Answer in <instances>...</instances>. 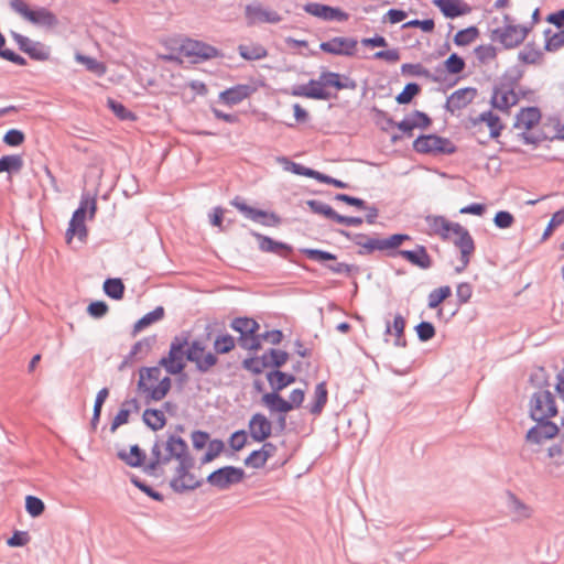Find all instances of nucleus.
<instances>
[{
  "label": "nucleus",
  "mask_w": 564,
  "mask_h": 564,
  "mask_svg": "<svg viewBox=\"0 0 564 564\" xmlns=\"http://www.w3.org/2000/svg\"><path fill=\"white\" fill-rule=\"evenodd\" d=\"M108 310V305L102 301L91 302L87 307L88 314L95 318L105 316Z\"/></svg>",
  "instance_id": "680f3d73"
},
{
  "label": "nucleus",
  "mask_w": 564,
  "mask_h": 564,
  "mask_svg": "<svg viewBox=\"0 0 564 564\" xmlns=\"http://www.w3.org/2000/svg\"><path fill=\"white\" fill-rule=\"evenodd\" d=\"M268 458L265 457V452L253 451L249 457L247 458V464L254 467L260 468L263 467L267 463Z\"/></svg>",
  "instance_id": "338daca9"
},
{
  "label": "nucleus",
  "mask_w": 564,
  "mask_h": 564,
  "mask_svg": "<svg viewBox=\"0 0 564 564\" xmlns=\"http://www.w3.org/2000/svg\"><path fill=\"white\" fill-rule=\"evenodd\" d=\"M426 232L430 236H437L444 240L455 223L447 220L443 216L429 215L424 219Z\"/></svg>",
  "instance_id": "a878e982"
},
{
  "label": "nucleus",
  "mask_w": 564,
  "mask_h": 564,
  "mask_svg": "<svg viewBox=\"0 0 564 564\" xmlns=\"http://www.w3.org/2000/svg\"><path fill=\"white\" fill-rule=\"evenodd\" d=\"M519 61H521L524 64H539L542 59V54L540 51L531 48V47H524L522 51L518 54Z\"/></svg>",
  "instance_id": "864d4df0"
},
{
  "label": "nucleus",
  "mask_w": 564,
  "mask_h": 564,
  "mask_svg": "<svg viewBox=\"0 0 564 564\" xmlns=\"http://www.w3.org/2000/svg\"><path fill=\"white\" fill-rule=\"evenodd\" d=\"M262 403L271 411L288 413L291 406L278 392L265 393L262 395Z\"/></svg>",
  "instance_id": "2f4dec72"
},
{
  "label": "nucleus",
  "mask_w": 564,
  "mask_h": 564,
  "mask_svg": "<svg viewBox=\"0 0 564 564\" xmlns=\"http://www.w3.org/2000/svg\"><path fill=\"white\" fill-rule=\"evenodd\" d=\"M475 55L481 64H487L496 58L497 52L492 45L486 44L477 46L475 48Z\"/></svg>",
  "instance_id": "3c124183"
},
{
  "label": "nucleus",
  "mask_w": 564,
  "mask_h": 564,
  "mask_svg": "<svg viewBox=\"0 0 564 564\" xmlns=\"http://www.w3.org/2000/svg\"><path fill=\"white\" fill-rule=\"evenodd\" d=\"M308 207L315 214L323 215L329 219L335 220L338 224H343L346 226H360L362 224V219L360 217H347L337 214L329 205L324 204L318 200H308Z\"/></svg>",
  "instance_id": "f3484780"
},
{
  "label": "nucleus",
  "mask_w": 564,
  "mask_h": 564,
  "mask_svg": "<svg viewBox=\"0 0 564 564\" xmlns=\"http://www.w3.org/2000/svg\"><path fill=\"white\" fill-rule=\"evenodd\" d=\"M10 7L32 24L46 28H53L57 24L55 14L46 8H31L24 0H10Z\"/></svg>",
  "instance_id": "20e7f679"
},
{
  "label": "nucleus",
  "mask_w": 564,
  "mask_h": 564,
  "mask_svg": "<svg viewBox=\"0 0 564 564\" xmlns=\"http://www.w3.org/2000/svg\"><path fill=\"white\" fill-rule=\"evenodd\" d=\"M152 455V468L173 473L171 486L174 490H193L200 486L202 475L182 437L171 435L166 441L155 443Z\"/></svg>",
  "instance_id": "f257e3e1"
},
{
  "label": "nucleus",
  "mask_w": 564,
  "mask_h": 564,
  "mask_svg": "<svg viewBox=\"0 0 564 564\" xmlns=\"http://www.w3.org/2000/svg\"><path fill=\"white\" fill-rule=\"evenodd\" d=\"M433 4L448 19H455L471 12V7L464 0H433Z\"/></svg>",
  "instance_id": "412c9836"
},
{
  "label": "nucleus",
  "mask_w": 564,
  "mask_h": 564,
  "mask_svg": "<svg viewBox=\"0 0 564 564\" xmlns=\"http://www.w3.org/2000/svg\"><path fill=\"white\" fill-rule=\"evenodd\" d=\"M25 509L31 517H39L44 512L45 506L44 502L34 496H26L25 498Z\"/></svg>",
  "instance_id": "603ef678"
},
{
  "label": "nucleus",
  "mask_w": 564,
  "mask_h": 564,
  "mask_svg": "<svg viewBox=\"0 0 564 564\" xmlns=\"http://www.w3.org/2000/svg\"><path fill=\"white\" fill-rule=\"evenodd\" d=\"M261 80H252L249 84H238L219 94V100L227 106H235L251 97L258 91L259 87H263Z\"/></svg>",
  "instance_id": "9d476101"
},
{
  "label": "nucleus",
  "mask_w": 564,
  "mask_h": 564,
  "mask_svg": "<svg viewBox=\"0 0 564 564\" xmlns=\"http://www.w3.org/2000/svg\"><path fill=\"white\" fill-rule=\"evenodd\" d=\"M172 381L163 376L160 366L139 370L138 391L147 401H161L171 390Z\"/></svg>",
  "instance_id": "f03ea898"
},
{
  "label": "nucleus",
  "mask_w": 564,
  "mask_h": 564,
  "mask_svg": "<svg viewBox=\"0 0 564 564\" xmlns=\"http://www.w3.org/2000/svg\"><path fill=\"white\" fill-rule=\"evenodd\" d=\"M188 345L186 337H175L170 346L166 357L159 361V366L164 367L171 375H178L185 368V347Z\"/></svg>",
  "instance_id": "423d86ee"
},
{
  "label": "nucleus",
  "mask_w": 564,
  "mask_h": 564,
  "mask_svg": "<svg viewBox=\"0 0 564 564\" xmlns=\"http://www.w3.org/2000/svg\"><path fill=\"white\" fill-rule=\"evenodd\" d=\"M25 140V135L21 130L10 129L3 137V142L9 147H19Z\"/></svg>",
  "instance_id": "6e6d98bb"
},
{
  "label": "nucleus",
  "mask_w": 564,
  "mask_h": 564,
  "mask_svg": "<svg viewBox=\"0 0 564 564\" xmlns=\"http://www.w3.org/2000/svg\"><path fill=\"white\" fill-rule=\"evenodd\" d=\"M247 23L250 25L271 23L275 24L281 21V15L259 3L248 4L245 9Z\"/></svg>",
  "instance_id": "4468645a"
},
{
  "label": "nucleus",
  "mask_w": 564,
  "mask_h": 564,
  "mask_svg": "<svg viewBox=\"0 0 564 564\" xmlns=\"http://www.w3.org/2000/svg\"><path fill=\"white\" fill-rule=\"evenodd\" d=\"M452 294V290L448 285L441 286L438 289L433 290L429 294V307L436 308L444 300L449 297Z\"/></svg>",
  "instance_id": "a18cd8bd"
},
{
  "label": "nucleus",
  "mask_w": 564,
  "mask_h": 564,
  "mask_svg": "<svg viewBox=\"0 0 564 564\" xmlns=\"http://www.w3.org/2000/svg\"><path fill=\"white\" fill-rule=\"evenodd\" d=\"M108 395L109 390L107 388H102L101 390L98 391L94 405V414L91 420L93 425H95L99 421L102 404L108 398Z\"/></svg>",
  "instance_id": "5fc2aeb1"
},
{
  "label": "nucleus",
  "mask_w": 564,
  "mask_h": 564,
  "mask_svg": "<svg viewBox=\"0 0 564 564\" xmlns=\"http://www.w3.org/2000/svg\"><path fill=\"white\" fill-rule=\"evenodd\" d=\"M305 11L316 18L325 21H347L349 15L339 8L329 7L326 4L312 2L305 6Z\"/></svg>",
  "instance_id": "a211bd4d"
},
{
  "label": "nucleus",
  "mask_w": 564,
  "mask_h": 564,
  "mask_svg": "<svg viewBox=\"0 0 564 564\" xmlns=\"http://www.w3.org/2000/svg\"><path fill=\"white\" fill-rule=\"evenodd\" d=\"M23 159L18 154L3 155L0 159V173H19L23 167Z\"/></svg>",
  "instance_id": "4c0bfd02"
},
{
  "label": "nucleus",
  "mask_w": 564,
  "mask_h": 564,
  "mask_svg": "<svg viewBox=\"0 0 564 564\" xmlns=\"http://www.w3.org/2000/svg\"><path fill=\"white\" fill-rule=\"evenodd\" d=\"M562 224H564V209L558 210L553 214L551 220L549 221V224L541 237V241L542 242L546 241L553 235V231Z\"/></svg>",
  "instance_id": "8fccbe9b"
},
{
  "label": "nucleus",
  "mask_w": 564,
  "mask_h": 564,
  "mask_svg": "<svg viewBox=\"0 0 564 564\" xmlns=\"http://www.w3.org/2000/svg\"><path fill=\"white\" fill-rule=\"evenodd\" d=\"M460 251L462 265L456 268L457 272L463 271L469 264L470 258L475 252V242L469 232H463V238L455 245Z\"/></svg>",
  "instance_id": "c756f323"
},
{
  "label": "nucleus",
  "mask_w": 564,
  "mask_h": 564,
  "mask_svg": "<svg viewBox=\"0 0 564 564\" xmlns=\"http://www.w3.org/2000/svg\"><path fill=\"white\" fill-rule=\"evenodd\" d=\"M564 46V29L558 30L554 33H546L545 48L550 52H554Z\"/></svg>",
  "instance_id": "09e8293b"
},
{
  "label": "nucleus",
  "mask_w": 564,
  "mask_h": 564,
  "mask_svg": "<svg viewBox=\"0 0 564 564\" xmlns=\"http://www.w3.org/2000/svg\"><path fill=\"white\" fill-rule=\"evenodd\" d=\"M542 119L541 110L538 107H527L520 109L516 116L513 128L518 130V137L525 144H538L541 141L540 135L534 130L540 126Z\"/></svg>",
  "instance_id": "7ed1b4c3"
},
{
  "label": "nucleus",
  "mask_w": 564,
  "mask_h": 564,
  "mask_svg": "<svg viewBox=\"0 0 564 564\" xmlns=\"http://www.w3.org/2000/svg\"><path fill=\"white\" fill-rule=\"evenodd\" d=\"M494 223L498 228L507 229L513 225L514 217L509 212L500 210L495 215Z\"/></svg>",
  "instance_id": "bf43d9fd"
},
{
  "label": "nucleus",
  "mask_w": 564,
  "mask_h": 564,
  "mask_svg": "<svg viewBox=\"0 0 564 564\" xmlns=\"http://www.w3.org/2000/svg\"><path fill=\"white\" fill-rule=\"evenodd\" d=\"M104 291L109 297L121 300L124 293V285L120 279H107L104 283Z\"/></svg>",
  "instance_id": "79ce46f5"
},
{
  "label": "nucleus",
  "mask_w": 564,
  "mask_h": 564,
  "mask_svg": "<svg viewBox=\"0 0 564 564\" xmlns=\"http://www.w3.org/2000/svg\"><path fill=\"white\" fill-rule=\"evenodd\" d=\"M238 53L241 58L249 62L264 59L269 55L268 48L258 42L240 44L238 46Z\"/></svg>",
  "instance_id": "c85d7f7f"
},
{
  "label": "nucleus",
  "mask_w": 564,
  "mask_h": 564,
  "mask_svg": "<svg viewBox=\"0 0 564 564\" xmlns=\"http://www.w3.org/2000/svg\"><path fill=\"white\" fill-rule=\"evenodd\" d=\"M477 95L478 90L475 87L459 88L447 97L445 107L451 113L459 112L468 107Z\"/></svg>",
  "instance_id": "dca6fc26"
},
{
  "label": "nucleus",
  "mask_w": 564,
  "mask_h": 564,
  "mask_svg": "<svg viewBox=\"0 0 564 564\" xmlns=\"http://www.w3.org/2000/svg\"><path fill=\"white\" fill-rule=\"evenodd\" d=\"M267 379L275 392L283 390L295 381L294 376L284 373L279 370L269 372L267 375Z\"/></svg>",
  "instance_id": "c9c22d12"
},
{
  "label": "nucleus",
  "mask_w": 564,
  "mask_h": 564,
  "mask_svg": "<svg viewBox=\"0 0 564 564\" xmlns=\"http://www.w3.org/2000/svg\"><path fill=\"white\" fill-rule=\"evenodd\" d=\"M319 78L324 89L326 90L327 88H335L336 90L354 89L356 86L347 76H343L334 72H323L319 75Z\"/></svg>",
  "instance_id": "bb28decb"
},
{
  "label": "nucleus",
  "mask_w": 564,
  "mask_h": 564,
  "mask_svg": "<svg viewBox=\"0 0 564 564\" xmlns=\"http://www.w3.org/2000/svg\"><path fill=\"white\" fill-rule=\"evenodd\" d=\"M138 409V401L135 399L126 400L122 404L118 413L112 420L110 431L113 433L118 427L128 423L129 416L132 410Z\"/></svg>",
  "instance_id": "7c9ffc66"
},
{
  "label": "nucleus",
  "mask_w": 564,
  "mask_h": 564,
  "mask_svg": "<svg viewBox=\"0 0 564 564\" xmlns=\"http://www.w3.org/2000/svg\"><path fill=\"white\" fill-rule=\"evenodd\" d=\"M231 205L235 206L239 212H241L249 219H251L253 221H258L264 226L274 227L281 223L279 216H276L274 213H268L264 210H260V209L250 207L246 203L240 200L239 198H235L231 202Z\"/></svg>",
  "instance_id": "2eb2a0df"
},
{
  "label": "nucleus",
  "mask_w": 564,
  "mask_h": 564,
  "mask_svg": "<svg viewBox=\"0 0 564 564\" xmlns=\"http://www.w3.org/2000/svg\"><path fill=\"white\" fill-rule=\"evenodd\" d=\"M479 121L487 126L491 138H498L500 135L503 126L497 115L491 111L484 112L480 115Z\"/></svg>",
  "instance_id": "ea45409f"
},
{
  "label": "nucleus",
  "mask_w": 564,
  "mask_h": 564,
  "mask_svg": "<svg viewBox=\"0 0 564 564\" xmlns=\"http://www.w3.org/2000/svg\"><path fill=\"white\" fill-rule=\"evenodd\" d=\"M253 236L257 238L259 242V248L263 252L283 254L284 252L290 250V248L285 243L274 241L271 238L263 236L261 234L254 232Z\"/></svg>",
  "instance_id": "72a5a7b5"
},
{
  "label": "nucleus",
  "mask_w": 564,
  "mask_h": 564,
  "mask_svg": "<svg viewBox=\"0 0 564 564\" xmlns=\"http://www.w3.org/2000/svg\"><path fill=\"white\" fill-rule=\"evenodd\" d=\"M271 422L260 413L254 414L249 422V432L257 442H262L271 435Z\"/></svg>",
  "instance_id": "393cba45"
},
{
  "label": "nucleus",
  "mask_w": 564,
  "mask_h": 564,
  "mask_svg": "<svg viewBox=\"0 0 564 564\" xmlns=\"http://www.w3.org/2000/svg\"><path fill=\"white\" fill-rule=\"evenodd\" d=\"M319 48L332 55L354 56L357 53L358 41L354 37L335 36L322 42Z\"/></svg>",
  "instance_id": "f8f14e48"
},
{
  "label": "nucleus",
  "mask_w": 564,
  "mask_h": 564,
  "mask_svg": "<svg viewBox=\"0 0 564 564\" xmlns=\"http://www.w3.org/2000/svg\"><path fill=\"white\" fill-rule=\"evenodd\" d=\"M530 414L536 422L549 420L556 414V408L551 392L542 390L533 394L530 402Z\"/></svg>",
  "instance_id": "1a4fd4ad"
},
{
  "label": "nucleus",
  "mask_w": 564,
  "mask_h": 564,
  "mask_svg": "<svg viewBox=\"0 0 564 564\" xmlns=\"http://www.w3.org/2000/svg\"><path fill=\"white\" fill-rule=\"evenodd\" d=\"M383 240L384 250L395 249L401 246L404 241L410 240V236L403 234L392 235Z\"/></svg>",
  "instance_id": "0e129e2a"
},
{
  "label": "nucleus",
  "mask_w": 564,
  "mask_h": 564,
  "mask_svg": "<svg viewBox=\"0 0 564 564\" xmlns=\"http://www.w3.org/2000/svg\"><path fill=\"white\" fill-rule=\"evenodd\" d=\"M518 102V95L514 93L513 88L507 85H500L495 88L491 104L495 108L507 111Z\"/></svg>",
  "instance_id": "5701e85b"
},
{
  "label": "nucleus",
  "mask_w": 564,
  "mask_h": 564,
  "mask_svg": "<svg viewBox=\"0 0 564 564\" xmlns=\"http://www.w3.org/2000/svg\"><path fill=\"white\" fill-rule=\"evenodd\" d=\"M456 295L460 303H467L473 295V288L469 283H459L456 288Z\"/></svg>",
  "instance_id": "774afa93"
},
{
  "label": "nucleus",
  "mask_w": 564,
  "mask_h": 564,
  "mask_svg": "<svg viewBox=\"0 0 564 564\" xmlns=\"http://www.w3.org/2000/svg\"><path fill=\"white\" fill-rule=\"evenodd\" d=\"M291 95L321 100H326L330 97V94L324 89L319 77L318 79H311L307 84L293 88Z\"/></svg>",
  "instance_id": "4be33fe9"
},
{
  "label": "nucleus",
  "mask_w": 564,
  "mask_h": 564,
  "mask_svg": "<svg viewBox=\"0 0 564 564\" xmlns=\"http://www.w3.org/2000/svg\"><path fill=\"white\" fill-rule=\"evenodd\" d=\"M180 55L189 58L192 63H198L220 56L219 51L206 43L186 40L180 46Z\"/></svg>",
  "instance_id": "6e6552de"
},
{
  "label": "nucleus",
  "mask_w": 564,
  "mask_h": 564,
  "mask_svg": "<svg viewBox=\"0 0 564 564\" xmlns=\"http://www.w3.org/2000/svg\"><path fill=\"white\" fill-rule=\"evenodd\" d=\"M76 59L84 64L89 70L97 73V74H104L105 73V66L96 61L95 58L84 56V55H76Z\"/></svg>",
  "instance_id": "052dcab7"
},
{
  "label": "nucleus",
  "mask_w": 564,
  "mask_h": 564,
  "mask_svg": "<svg viewBox=\"0 0 564 564\" xmlns=\"http://www.w3.org/2000/svg\"><path fill=\"white\" fill-rule=\"evenodd\" d=\"M239 345L243 349L257 350L260 348V340L256 334L240 336Z\"/></svg>",
  "instance_id": "69168bd1"
},
{
  "label": "nucleus",
  "mask_w": 564,
  "mask_h": 564,
  "mask_svg": "<svg viewBox=\"0 0 564 564\" xmlns=\"http://www.w3.org/2000/svg\"><path fill=\"white\" fill-rule=\"evenodd\" d=\"M308 259L324 262V261H335L336 257L327 251L317 250V249H304L302 251Z\"/></svg>",
  "instance_id": "4d7b16f0"
},
{
  "label": "nucleus",
  "mask_w": 564,
  "mask_h": 564,
  "mask_svg": "<svg viewBox=\"0 0 564 564\" xmlns=\"http://www.w3.org/2000/svg\"><path fill=\"white\" fill-rule=\"evenodd\" d=\"M404 328H405V319L400 315H395L393 319V324L387 325L386 334L387 335H393L395 337L394 345L399 347L405 346V338H404Z\"/></svg>",
  "instance_id": "473e14b6"
},
{
  "label": "nucleus",
  "mask_w": 564,
  "mask_h": 564,
  "mask_svg": "<svg viewBox=\"0 0 564 564\" xmlns=\"http://www.w3.org/2000/svg\"><path fill=\"white\" fill-rule=\"evenodd\" d=\"M465 61L456 53L451 54L444 61V68L451 75H457L465 69Z\"/></svg>",
  "instance_id": "c03bdc74"
},
{
  "label": "nucleus",
  "mask_w": 564,
  "mask_h": 564,
  "mask_svg": "<svg viewBox=\"0 0 564 564\" xmlns=\"http://www.w3.org/2000/svg\"><path fill=\"white\" fill-rule=\"evenodd\" d=\"M421 91V87L416 83H409L403 90L395 97L400 105H406Z\"/></svg>",
  "instance_id": "49530a36"
},
{
  "label": "nucleus",
  "mask_w": 564,
  "mask_h": 564,
  "mask_svg": "<svg viewBox=\"0 0 564 564\" xmlns=\"http://www.w3.org/2000/svg\"><path fill=\"white\" fill-rule=\"evenodd\" d=\"M399 254L421 269H429L432 265V259L423 246H416L413 250H401Z\"/></svg>",
  "instance_id": "cd10ccee"
},
{
  "label": "nucleus",
  "mask_w": 564,
  "mask_h": 564,
  "mask_svg": "<svg viewBox=\"0 0 564 564\" xmlns=\"http://www.w3.org/2000/svg\"><path fill=\"white\" fill-rule=\"evenodd\" d=\"M557 432V426L545 420L542 422H538V424L528 432L527 440L528 442L533 444H541L547 440L555 437Z\"/></svg>",
  "instance_id": "b1692460"
},
{
  "label": "nucleus",
  "mask_w": 564,
  "mask_h": 564,
  "mask_svg": "<svg viewBox=\"0 0 564 564\" xmlns=\"http://www.w3.org/2000/svg\"><path fill=\"white\" fill-rule=\"evenodd\" d=\"M242 477V471L235 467H224L208 476V482L220 489L229 487L231 484L239 482Z\"/></svg>",
  "instance_id": "aec40b11"
},
{
  "label": "nucleus",
  "mask_w": 564,
  "mask_h": 564,
  "mask_svg": "<svg viewBox=\"0 0 564 564\" xmlns=\"http://www.w3.org/2000/svg\"><path fill=\"white\" fill-rule=\"evenodd\" d=\"M232 329L240 333V336L257 334L259 330V324L248 317H239L232 321L231 323Z\"/></svg>",
  "instance_id": "58836bf2"
},
{
  "label": "nucleus",
  "mask_w": 564,
  "mask_h": 564,
  "mask_svg": "<svg viewBox=\"0 0 564 564\" xmlns=\"http://www.w3.org/2000/svg\"><path fill=\"white\" fill-rule=\"evenodd\" d=\"M187 346L186 359L194 362L200 371H207L217 364V357L213 352L206 351L200 341L194 340Z\"/></svg>",
  "instance_id": "ddd939ff"
},
{
  "label": "nucleus",
  "mask_w": 564,
  "mask_h": 564,
  "mask_svg": "<svg viewBox=\"0 0 564 564\" xmlns=\"http://www.w3.org/2000/svg\"><path fill=\"white\" fill-rule=\"evenodd\" d=\"M12 37L19 45L20 50L26 53L31 58L37 61H46L50 56L48 50L39 42H33L29 37L19 33H12Z\"/></svg>",
  "instance_id": "6ab92c4d"
},
{
  "label": "nucleus",
  "mask_w": 564,
  "mask_h": 564,
  "mask_svg": "<svg viewBox=\"0 0 564 564\" xmlns=\"http://www.w3.org/2000/svg\"><path fill=\"white\" fill-rule=\"evenodd\" d=\"M479 36V30L476 26H469L458 31L454 36V43L457 46H466L471 44Z\"/></svg>",
  "instance_id": "a19ab883"
},
{
  "label": "nucleus",
  "mask_w": 564,
  "mask_h": 564,
  "mask_svg": "<svg viewBox=\"0 0 564 564\" xmlns=\"http://www.w3.org/2000/svg\"><path fill=\"white\" fill-rule=\"evenodd\" d=\"M143 422L153 431L162 430L166 424L164 412L158 409H147L143 412Z\"/></svg>",
  "instance_id": "f704fd0d"
},
{
  "label": "nucleus",
  "mask_w": 564,
  "mask_h": 564,
  "mask_svg": "<svg viewBox=\"0 0 564 564\" xmlns=\"http://www.w3.org/2000/svg\"><path fill=\"white\" fill-rule=\"evenodd\" d=\"M119 456L128 465L133 467L140 466L144 459V455L138 445L131 446L129 452H121Z\"/></svg>",
  "instance_id": "37998d69"
},
{
  "label": "nucleus",
  "mask_w": 564,
  "mask_h": 564,
  "mask_svg": "<svg viewBox=\"0 0 564 564\" xmlns=\"http://www.w3.org/2000/svg\"><path fill=\"white\" fill-rule=\"evenodd\" d=\"M235 338L228 334L218 336L214 341V349L217 354H228L235 348Z\"/></svg>",
  "instance_id": "de8ad7c7"
},
{
  "label": "nucleus",
  "mask_w": 564,
  "mask_h": 564,
  "mask_svg": "<svg viewBox=\"0 0 564 564\" xmlns=\"http://www.w3.org/2000/svg\"><path fill=\"white\" fill-rule=\"evenodd\" d=\"M88 209L90 218H93L97 209L96 199H82L79 207L73 214L66 231L67 243H70L74 237H78L79 240H83L87 236L85 216Z\"/></svg>",
  "instance_id": "39448f33"
},
{
  "label": "nucleus",
  "mask_w": 564,
  "mask_h": 564,
  "mask_svg": "<svg viewBox=\"0 0 564 564\" xmlns=\"http://www.w3.org/2000/svg\"><path fill=\"white\" fill-rule=\"evenodd\" d=\"M528 29L519 24H506L492 32V40L501 43L505 47L511 48L521 44L527 37Z\"/></svg>",
  "instance_id": "9b49d317"
},
{
  "label": "nucleus",
  "mask_w": 564,
  "mask_h": 564,
  "mask_svg": "<svg viewBox=\"0 0 564 564\" xmlns=\"http://www.w3.org/2000/svg\"><path fill=\"white\" fill-rule=\"evenodd\" d=\"M413 149L424 154H452L456 151L455 145L448 139L436 134L421 135L413 142Z\"/></svg>",
  "instance_id": "0eeeda50"
},
{
  "label": "nucleus",
  "mask_w": 564,
  "mask_h": 564,
  "mask_svg": "<svg viewBox=\"0 0 564 564\" xmlns=\"http://www.w3.org/2000/svg\"><path fill=\"white\" fill-rule=\"evenodd\" d=\"M327 402V389L324 382L316 386L314 392V401L310 405V412L314 415L321 414Z\"/></svg>",
  "instance_id": "e433bc0d"
},
{
  "label": "nucleus",
  "mask_w": 564,
  "mask_h": 564,
  "mask_svg": "<svg viewBox=\"0 0 564 564\" xmlns=\"http://www.w3.org/2000/svg\"><path fill=\"white\" fill-rule=\"evenodd\" d=\"M416 333L421 340L426 341L434 337L435 328L429 322H422L416 326Z\"/></svg>",
  "instance_id": "e2e57ef3"
},
{
  "label": "nucleus",
  "mask_w": 564,
  "mask_h": 564,
  "mask_svg": "<svg viewBox=\"0 0 564 564\" xmlns=\"http://www.w3.org/2000/svg\"><path fill=\"white\" fill-rule=\"evenodd\" d=\"M283 161L290 165V170L294 174L307 176V177H311V178H314V180L318 181L321 172H317V171H314L312 169L302 166V165H300L297 163H294V162H289L286 159H284Z\"/></svg>",
  "instance_id": "13d9d810"
}]
</instances>
